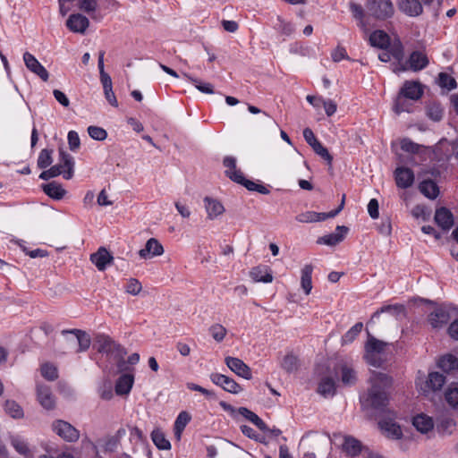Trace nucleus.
Returning <instances> with one entry per match:
<instances>
[{
  "label": "nucleus",
  "instance_id": "f257e3e1",
  "mask_svg": "<svg viewBox=\"0 0 458 458\" xmlns=\"http://www.w3.org/2000/svg\"><path fill=\"white\" fill-rule=\"evenodd\" d=\"M370 388L365 397L363 403L374 409L380 410L388 403V394L386 389L391 386V378L381 372H371L369 377Z\"/></svg>",
  "mask_w": 458,
  "mask_h": 458
},
{
  "label": "nucleus",
  "instance_id": "f03ea898",
  "mask_svg": "<svg viewBox=\"0 0 458 458\" xmlns=\"http://www.w3.org/2000/svg\"><path fill=\"white\" fill-rule=\"evenodd\" d=\"M445 383V376L438 371H429L428 374L419 371L415 379L417 391L426 397L440 393Z\"/></svg>",
  "mask_w": 458,
  "mask_h": 458
},
{
  "label": "nucleus",
  "instance_id": "7ed1b4c3",
  "mask_svg": "<svg viewBox=\"0 0 458 458\" xmlns=\"http://www.w3.org/2000/svg\"><path fill=\"white\" fill-rule=\"evenodd\" d=\"M59 157L61 163L43 171L39 174L40 179L47 181L60 174H63L64 178L66 180L72 178L74 173L73 157L62 149L59 151Z\"/></svg>",
  "mask_w": 458,
  "mask_h": 458
},
{
  "label": "nucleus",
  "instance_id": "20e7f679",
  "mask_svg": "<svg viewBox=\"0 0 458 458\" xmlns=\"http://www.w3.org/2000/svg\"><path fill=\"white\" fill-rule=\"evenodd\" d=\"M387 345L386 343L369 336L365 344L364 359L370 366L379 368L386 360Z\"/></svg>",
  "mask_w": 458,
  "mask_h": 458
},
{
  "label": "nucleus",
  "instance_id": "39448f33",
  "mask_svg": "<svg viewBox=\"0 0 458 458\" xmlns=\"http://www.w3.org/2000/svg\"><path fill=\"white\" fill-rule=\"evenodd\" d=\"M64 340L75 352H85L89 348L90 337L81 330L73 329L70 331H63Z\"/></svg>",
  "mask_w": 458,
  "mask_h": 458
},
{
  "label": "nucleus",
  "instance_id": "423d86ee",
  "mask_svg": "<svg viewBox=\"0 0 458 458\" xmlns=\"http://www.w3.org/2000/svg\"><path fill=\"white\" fill-rule=\"evenodd\" d=\"M366 9L370 16L377 20H386L394 14L391 0H366Z\"/></svg>",
  "mask_w": 458,
  "mask_h": 458
},
{
  "label": "nucleus",
  "instance_id": "0eeeda50",
  "mask_svg": "<svg viewBox=\"0 0 458 458\" xmlns=\"http://www.w3.org/2000/svg\"><path fill=\"white\" fill-rule=\"evenodd\" d=\"M52 430L66 442H75L80 437V432L69 422L56 420L51 425Z\"/></svg>",
  "mask_w": 458,
  "mask_h": 458
},
{
  "label": "nucleus",
  "instance_id": "6e6552de",
  "mask_svg": "<svg viewBox=\"0 0 458 458\" xmlns=\"http://www.w3.org/2000/svg\"><path fill=\"white\" fill-rule=\"evenodd\" d=\"M98 350L105 353H117V356L123 358L126 353L124 349L113 339L106 335H98L96 337Z\"/></svg>",
  "mask_w": 458,
  "mask_h": 458
},
{
  "label": "nucleus",
  "instance_id": "1a4fd4ad",
  "mask_svg": "<svg viewBox=\"0 0 458 458\" xmlns=\"http://www.w3.org/2000/svg\"><path fill=\"white\" fill-rule=\"evenodd\" d=\"M23 61L30 72L38 76L44 81L48 80V72L32 54L25 52L23 54Z\"/></svg>",
  "mask_w": 458,
  "mask_h": 458
},
{
  "label": "nucleus",
  "instance_id": "9d476101",
  "mask_svg": "<svg viewBox=\"0 0 458 458\" xmlns=\"http://www.w3.org/2000/svg\"><path fill=\"white\" fill-rule=\"evenodd\" d=\"M221 406L224 408V410L230 411L232 414H233L234 412H238L240 415L243 416L248 420L252 422L259 429L263 431L267 430L266 423L256 413L252 412L249 409L245 407H241L236 411L233 406L225 403H221Z\"/></svg>",
  "mask_w": 458,
  "mask_h": 458
},
{
  "label": "nucleus",
  "instance_id": "9b49d317",
  "mask_svg": "<svg viewBox=\"0 0 458 458\" xmlns=\"http://www.w3.org/2000/svg\"><path fill=\"white\" fill-rule=\"evenodd\" d=\"M210 379L215 385L221 386L224 390L229 393L238 394L242 390L239 384L225 375L213 373L210 375Z\"/></svg>",
  "mask_w": 458,
  "mask_h": 458
},
{
  "label": "nucleus",
  "instance_id": "f8f14e48",
  "mask_svg": "<svg viewBox=\"0 0 458 458\" xmlns=\"http://www.w3.org/2000/svg\"><path fill=\"white\" fill-rule=\"evenodd\" d=\"M204 208L207 212V218L215 220L222 216L225 208L221 201L211 197H205L203 199Z\"/></svg>",
  "mask_w": 458,
  "mask_h": 458
},
{
  "label": "nucleus",
  "instance_id": "ddd939ff",
  "mask_svg": "<svg viewBox=\"0 0 458 458\" xmlns=\"http://www.w3.org/2000/svg\"><path fill=\"white\" fill-rule=\"evenodd\" d=\"M225 362L226 366L237 376L245 379L251 378V371L250 367L242 360L234 357H226L225 359Z\"/></svg>",
  "mask_w": 458,
  "mask_h": 458
},
{
  "label": "nucleus",
  "instance_id": "4468645a",
  "mask_svg": "<svg viewBox=\"0 0 458 458\" xmlns=\"http://www.w3.org/2000/svg\"><path fill=\"white\" fill-rule=\"evenodd\" d=\"M66 26L72 32L84 34L89 26V21L86 16L75 13L69 16Z\"/></svg>",
  "mask_w": 458,
  "mask_h": 458
},
{
  "label": "nucleus",
  "instance_id": "2eb2a0df",
  "mask_svg": "<svg viewBox=\"0 0 458 458\" xmlns=\"http://www.w3.org/2000/svg\"><path fill=\"white\" fill-rule=\"evenodd\" d=\"M399 94L403 97H406L409 100H418L423 94V89L420 82L407 81L403 83L401 88Z\"/></svg>",
  "mask_w": 458,
  "mask_h": 458
},
{
  "label": "nucleus",
  "instance_id": "dca6fc26",
  "mask_svg": "<svg viewBox=\"0 0 458 458\" xmlns=\"http://www.w3.org/2000/svg\"><path fill=\"white\" fill-rule=\"evenodd\" d=\"M164 253L162 244L155 238L147 241L145 247L139 251L140 258L144 259H152Z\"/></svg>",
  "mask_w": 458,
  "mask_h": 458
},
{
  "label": "nucleus",
  "instance_id": "f3484780",
  "mask_svg": "<svg viewBox=\"0 0 458 458\" xmlns=\"http://www.w3.org/2000/svg\"><path fill=\"white\" fill-rule=\"evenodd\" d=\"M113 256L106 248H99L97 252L90 255L91 262L99 271H104L112 263Z\"/></svg>",
  "mask_w": 458,
  "mask_h": 458
},
{
  "label": "nucleus",
  "instance_id": "a211bd4d",
  "mask_svg": "<svg viewBox=\"0 0 458 458\" xmlns=\"http://www.w3.org/2000/svg\"><path fill=\"white\" fill-rule=\"evenodd\" d=\"M398 9L404 14L416 17L422 13L423 7L418 0H397Z\"/></svg>",
  "mask_w": 458,
  "mask_h": 458
},
{
  "label": "nucleus",
  "instance_id": "6ab92c4d",
  "mask_svg": "<svg viewBox=\"0 0 458 458\" xmlns=\"http://www.w3.org/2000/svg\"><path fill=\"white\" fill-rule=\"evenodd\" d=\"M394 177L396 185L403 189L411 187L414 182V174L412 170L407 167L396 168Z\"/></svg>",
  "mask_w": 458,
  "mask_h": 458
},
{
  "label": "nucleus",
  "instance_id": "aec40b11",
  "mask_svg": "<svg viewBox=\"0 0 458 458\" xmlns=\"http://www.w3.org/2000/svg\"><path fill=\"white\" fill-rule=\"evenodd\" d=\"M412 425L421 434H428L434 428L433 419L424 413H420L412 418Z\"/></svg>",
  "mask_w": 458,
  "mask_h": 458
},
{
  "label": "nucleus",
  "instance_id": "412c9836",
  "mask_svg": "<svg viewBox=\"0 0 458 458\" xmlns=\"http://www.w3.org/2000/svg\"><path fill=\"white\" fill-rule=\"evenodd\" d=\"M347 232L348 228L346 226L338 225L336 226L335 233L319 238L318 242L328 246L336 245L344 239Z\"/></svg>",
  "mask_w": 458,
  "mask_h": 458
},
{
  "label": "nucleus",
  "instance_id": "4be33fe9",
  "mask_svg": "<svg viewBox=\"0 0 458 458\" xmlns=\"http://www.w3.org/2000/svg\"><path fill=\"white\" fill-rule=\"evenodd\" d=\"M435 222L443 230H449L454 225L453 214L446 208H439L436 210Z\"/></svg>",
  "mask_w": 458,
  "mask_h": 458
},
{
  "label": "nucleus",
  "instance_id": "5701e85b",
  "mask_svg": "<svg viewBox=\"0 0 458 458\" xmlns=\"http://www.w3.org/2000/svg\"><path fill=\"white\" fill-rule=\"evenodd\" d=\"M339 375L343 385L351 386L357 381V373L352 365L343 362L339 365Z\"/></svg>",
  "mask_w": 458,
  "mask_h": 458
},
{
  "label": "nucleus",
  "instance_id": "b1692460",
  "mask_svg": "<svg viewBox=\"0 0 458 458\" xmlns=\"http://www.w3.org/2000/svg\"><path fill=\"white\" fill-rule=\"evenodd\" d=\"M37 394L39 403L45 409L51 410L55 407V398L49 386L45 385H38Z\"/></svg>",
  "mask_w": 458,
  "mask_h": 458
},
{
  "label": "nucleus",
  "instance_id": "393cba45",
  "mask_svg": "<svg viewBox=\"0 0 458 458\" xmlns=\"http://www.w3.org/2000/svg\"><path fill=\"white\" fill-rule=\"evenodd\" d=\"M450 319V315L447 310L438 308L432 311L428 316V322L434 328L443 327Z\"/></svg>",
  "mask_w": 458,
  "mask_h": 458
},
{
  "label": "nucleus",
  "instance_id": "a878e982",
  "mask_svg": "<svg viewBox=\"0 0 458 458\" xmlns=\"http://www.w3.org/2000/svg\"><path fill=\"white\" fill-rule=\"evenodd\" d=\"M225 174L233 182H241L244 181L242 173L236 167V159L233 157H225L224 159Z\"/></svg>",
  "mask_w": 458,
  "mask_h": 458
},
{
  "label": "nucleus",
  "instance_id": "bb28decb",
  "mask_svg": "<svg viewBox=\"0 0 458 458\" xmlns=\"http://www.w3.org/2000/svg\"><path fill=\"white\" fill-rule=\"evenodd\" d=\"M134 376L131 373L121 375L115 384V393L118 395L128 394L133 386Z\"/></svg>",
  "mask_w": 458,
  "mask_h": 458
},
{
  "label": "nucleus",
  "instance_id": "cd10ccee",
  "mask_svg": "<svg viewBox=\"0 0 458 458\" xmlns=\"http://www.w3.org/2000/svg\"><path fill=\"white\" fill-rule=\"evenodd\" d=\"M382 432L393 439H399L403 436L401 427L392 420H384L379 422Z\"/></svg>",
  "mask_w": 458,
  "mask_h": 458
},
{
  "label": "nucleus",
  "instance_id": "c85d7f7f",
  "mask_svg": "<svg viewBox=\"0 0 458 458\" xmlns=\"http://www.w3.org/2000/svg\"><path fill=\"white\" fill-rule=\"evenodd\" d=\"M336 391L335 381L331 376H324L321 377L318 386V393L324 397L334 396Z\"/></svg>",
  "mask_w": 458,
  "mask_h": 458
},
{
  "label": "nucleus",
  "instance_id": "c756f323",
  "mask_svg": "<svg viewBox=\"0 0 458 458\" xmlns=\"http://www.w3.org/2000/svg\"><path fill=\"white\" fill-rule=\"evenodd\" d=\"M273 28L281 37H284V39L291 37L295 30L294 25L292 22L285 21L281 16L276 17V21L274 22Z\"/></svg>",
  "mask_w": 458,
  "mask_h": 458
},
{
  "label": "nucleus",
  "instance_id": "7c9ffc66",
  "mask_svg": "<svg viewBox=\"0 0 458 458\" xmlns=\"http://www.w3.org/2000/svg\"><path fill=\"white\" fill-rule=\"evenodd\" d=\"M408 63L409 69L416 72L424 69L428 64V59L422 52L415 51L411 54Z\"/></svg>",
  "mask_w": 458,
  "mask_h": 458
},
{
  "label": "nucleus",
  "instance_id": "2f4dec72",
  "mask_svg": "<svg viewBox=\"0 0 458 458\" xmlns=\"http://www.w3.org/2000/svg\"><path fill=\"white\" fill-rule=\"evenodd\" d=\"M42 189L48 197L56 200L62 199L66 194V191L63 186L55 182L43 184Z\"/></svg>",
  "mask_w": 458,
  "mask_h": 458
},
{
  "label": "nucleus",
  "instance_id": "473e14b6",
  "mask_svg": "<svg viewBox=\"0 0 458 458\" xmlns=\"http://www.w3.org/2000/svg\"><path fill=\"white\" fill-rule=\"evenodd\" d=\"M369 43L372 47L386 48L390 44L389 36L383 30H375L369 35Z\"/></svg>",
  "mask_w": 458,
  "mask_h": 458
},
{
  "label": "nucleus",
  "instance_id": "72a5a7b5",
  "mask_svg": "<svg viewBox=\"0 0 458 458\" xmlns=\"http://www.w3.org/2000/svg\"><path fill=\"white\" fill-rule=\"evenodd\" d=\"M11 445L17 453L24 458H34V454L29 446V444L19 437H14L11 439Z\"/></svg>",
  "mask_w": 458,
  "mask_h": 458
},
{
  "label": "nucleus",
  "instance_id": "f704fd0d",
  "mask_svg": "<svg viewBox=\"0 0 458 458\" xmlns=\"http://www.w3.org/2000/svg\"><path fill=\"white\" fill-rule=\"evenodd\" d=\"M250 276L255 282L271 283L273 276L267 267H256L250 272Z\"/></svg>",
  "mask_w": 458,
  "mask_h": 458
},
{
  "label": "nucleus",
  "instance_id": "c9c22d12",
  "mask_svg": "<svg viewBox=\"0 0 458 458\" xmlns=\"http://www.w3.org/2000/svg\"><path fill=\"white\" fill-rule=\"evenodd\" d=\"M100 81L103 86L106 99L111 106L117 107L118 101H117L116 97L113 91V84H112L111 77L104 76L103 78H100Z\"/></svg>",
  "mask_w": 458,
  "mask_h": 458
},
{
  "label": "nucleus",
  "instance_id": "e433bc0d",
  "mask_svg": "<svg viewBox=\"0 0 458 458\" xmlns=\"http://www.w3.org/2000/svg\"><path fill=\"white\" fill-rule=\"evenodd\" d=\"M301 285L304 293L309 295L312 290L311 276L313 267L310 264L305 265L301 268Z\"/></svg>",
  "mask_w": 458,
  "mask_h": 458
},
{
  "label": "nucleus",
  "instance_id": "4c0bfd02",
  "mask_svg": "<svg viewBox=\"0 0 458 458\" xmlns=\"http://www.w3.org/2000/svg\"><path fill=\"white\" fill-rule=\"evenodd\" d=\"M437 367L445 373H450L458 369V360L452 354L444 355L438 360Z\"/></svg>",
  "mask_w": 458,
  "mask_h": 458
},
{
  "label": "nucleus",
  "instance_id": "58836bf2",
  "mask_svg": "<svg viewBox=\"0 0 458 458\" xmlns=\"http://www.w3.org/2000/svg\"><path fill=\"white\" fill-rule=\"evenodd\" d=\"M420 191L430 199H436L439 194V189L432 180H424L419 185Z\"/></svg>",
  "mask_w": 458,
  "mask_h": 458
},
{
  "label": "nucleus",
  "instance_id": "ea45409f",
  "mask_svg": "<svg viewBox=\"0 0 458 458\" xmlns=\"http://www.w3.org/2000/svg\"><path fill=\"white\" fill-rule=\"evenodd\" d=\"M295 219L300 223H314L327 219L326 213L306 211L296 216Z\"/></svg>",
  "mask_w": 458,
  "mask_h": 458
},
{
  "label": "nucleus",
  "instance_id": "a19ab883",
  "mask_svg": "<svg viewBox=\"0 0 458 458\" xmlns=\"http://www.w3.org/2000/svg\"><path fill=\"white\" fill-rule=\"evenodd\" d=\"M190 420L191 416L186 411H181L177 416L174 422V436L178 440L181 439L182 433Z\"/></svg>",
  "mask_w": 458,
  "mask_h": 458
},
{
  "label": "nucleus",
  "instance_id": "79ce46f5",
  "mask_svg": "<svg viewBox=\"0 0 458 458\" xmlns=\"http://www.w3.org/2000/svg\"><path fill=\"white\" fill-rule=\"evenodd\" d=\"M151 439L158 449L169 450L171 448L170 442L165 438L164 432L159 428H156L151 432Z\"/></svg>",
  "mask_w": 458,
  "mask_h": 458
},
{
  "label": "nucleus",
  "instance_id": "37998d69",
  "mask_svg": "<svg viewBox=\"0 0 458 458\" xmlns=\"http://www.w3.org/2000/svg\"><path fill=\"white\" fill-rule=\"evenodd\" d=\"M445 399L453 408L458 410V384L453 383L445 391Z\"/></svg>",
  "mask_w": 458,
  "mask_h": 458
},
{
  "label": "nucleus",
  "instance_id": "c03bdc74",
  "mask_svg": "<svg viewBox=\"0 0 458 458\" xmlns=\"http://www.w3.org/2000/svg\"><path fill=\"white\" fill-rule=\"evenodd\" d=\"M182 75L191 82L192 83L195 88L205 94H213L214 93V87L209 82H202L199 79L191 76L188 73L183 72Z\"/></svg>",
  "mask_w": 458,
  "mask_h": 458
},
{
  "label": "nucleus",
  "instance_id": "a18cd8bd",
  "mask_svg": "<svg viewBox=\"0 0 458 458\" xmlns=\"http://www.w3.org/2000/svg\"><path fill=\"white\" fill-rule=\"evenodd\" d=\"M350 11L352 13V16L359 21L358 25L360 27L361 30L364 31H367L368 29L366 27V24L364 22V10L362 6L359 4L351 2L349 4Z\"/></svg>",
  "mask_w": 458,
  "mask_h": 458
},
{
  "label": "nucleus",
  "instance_id": "49530a36",
  "mask_svg": "<svg viewBox=\"0 0 458 458\" xmlns=\"http://www.w3.org/2000/svg\"><path fill=\"white\" fill-rule=\"evenodd\" d=\"M5 412L13 419H21L24 416L22 408L13 400H7L4 403Z\"/></svg>",
  "mask_w": 458,
  "mask_h": 458
},
{
  "label": "nucleus",
  "instance_id": "de8ad7c7",
  "mask_svg": "<svg viewBox=\"0 0 458 458\" xmlns=\"http://www.w3.org/2000/svg\"><path fill=\"white\" fill-rule=\"evenodd\" d=\"M343 449L350 455L354 456L360 451V442L351 437H345L343 444Z\"/></svg>",
  "mask_w": 458,
  "mask_h": 458
},
{
  "label": "nucleus",
  "instance_id": "09e8293b",
  "mask_svg": "<svg viewBox=\"0 0 458 458\" xmlns=\"http://www.w3.org/2000/svg\"><path fill=\"white\" fill-rule=\"evenodd\" d=\"M52 150L44 148L40 151L38 157V166L45 169L52 164Z\"/></svg>",
  "mask_w": 458,
  "mask_h": 458
},
{
  "label": "nucleus",
  "instance_id": "8fccbe9b",
  "mask_svg": "<svg viewBox=\"0 0 458 458\" xmlns=\"http://www.w3.org/2000/svg\"><path fill=\"white\" fill-rule=\"evenodd\" d=\"M88 133L91 139L98 141L105 140L107 137V132L104 128L94 125L88 127Z\"/></svg>",
  "mask_w": 458,
  "mask_h": 458
},
{
  "label": "nucleus",
  "instance_id": "3c124183",
  "mask_svg": "<svg viewBox=\"0 0 458 458\" xmlns=\"http://www.w3.org/2000/svg\"><path fill=\"white\" fill-rule=\"evenodd\" d=\"M41 375L47 380L53 381L57 378V369L51 363H45L41 366Z\"/></svg>",
  "mask_w": 458,
  "mask_h": 458
},
{
  "label": "nucleus",
  "instance_id": "603ef678",
  "mask_svg": "<svg viewBox=\"0 0 458 458\" xmlns=\"http://www.w3.org/2000/svg\"><path fill=\"white\" fill-rule=\"evenodd\" d=\"M407 99L408 98L406 97H403L402 95L398 94L394 104V111L396 114L411 111Z\"/></svg>",
  "mask_w": 458,
  "mask_h": 458
},
{
  "label": "nucleus",
  "instance_id": "864d4df0",
  "mask_svg": "<svg viewBox=\"0 0 458 458\" xmlns=\"http://www.w3.org/2000/svg\"><path fill=\"white\" fill-rule=\"evenodd\" d=\"M427 114L431 120L438 122L443 116V109L439 104L433 103L428 106Z\"/></svg>",
  "mask_w": 458,
  "mask_h": 458
},
{
  "label": "nucleus",
  "instance_id": "5fc2aeb1",
  "mask_svg": "<svg viewBox=\"0 0 458 458\" xmlns=\"http://www.w3.org/2000/svg\"><path fill=\"white\" fill-rule=\"evenodd\" d=\"M209 332L216 342H222L226 335V329L220 324H215L210 327Z\"/></svg>",
  "mask_w": 458,
  "mask_h": 458
},
{
  "label": "nucleus",
  "instance_id": "6e6d98bb",
  "mask_svg": "<svg viewBox=\"0 0 458 458\" xmlns=\"http://www.w3.org/2000/svg\"><path fill=\"white\" fill-rule=\"evenodd\" d=\"M298 360L296 356L293 354H287L284 356L282 361V368L288 372H292L297 369Z\"/></svg>",
  "mask_w": 458,
  "mask_h": 458
},
{
  "label": "nucleus",
  "instance_id": "4d7b16f0",
  "mask_svg": "<svg viewBox=\"0 0 458 458\" xmlns=\"http://www.w3.org/2000/svg\"><path fill=\"white\" fill-rule=\"evenodd\" d=\"M141 289V284L135 278H130L125 286V292L131 295H138Z\"/></svg>",
  "mask_w": 458,
  "mask_h": 458
},
{
  "label": "nucleus",
  "instance_id": "13d9d810",
  "mask_svg": "<svg viewBox=\"0 0 458 458\" xmlns=\"http://www.w3.org/2000/svg\"><path fill=\"white\" fill-rule=\"evenodd\" d=\"M438 83L440 87L447 89H453L456 87V82L453 77L446 73H440L438 76Z\"/></svg>",
  "mask_w": 458,
  "mask_h": 458
},
{
  "label": "nucleus",
  "instance_id": "bf43d9fd",
  "mask_svg": "<svg viewBox=\"0 0 458 458\" xmlns=\"http://www.w3.org/2000/svg\"><path fill=\"white\" fill-rule=\"evenodd\" d=\"M69 148L75 152L80 148L81 140L79 134L75 131H70L67 135Z\"/></svg>",
  "mask_w": 458,
  "mask_h": 458
},
{
  "label": "nucleus",
  "instance_id": "052dcab7",
  "mask_svg": "<svg viewBox=\"0 0 458 458\" xmlns=\"http://www.w3.org/2000/svg\"><path fill=\"white\" fill-rule=\"evenodd\" d=\"M98 0H81L79 7L88 14H91L98 9Z\"/></svg>",
  "mask_w": 458,
  "mask_h": 458
},
{
  "label": "nucleus",
  "instance_id": "680f3d73",
  "mask_svg": "<svg viewBox=\"0 0 458 458\" xmlns=\"http://www.w3.org/2000/svg\"><path fill=\"white\" fill-rule=\"evenodd\" d=\"M313 150L320 156L322 158L327 161L328 164H331L333 157L329 154L328 150L318 141L314 146L311 147Z\"/></svg>",
  "mask_w": 458,
  "mask_h": 458
},
{
  "label": "nucleus",
  "instance_id": "e2e57ef3",
  "mask_svg": "<svg viewBox=\"0 0 458 458\" xmlns=\"http://www.w3.org/2000/svg\"><path fill=\"white\" fill-rule=\"evenodd\" d=\"M403 312V305H386L380 309V310L377 311L374 314V317H377L379 315V313H391L393 315H398L400 313Z\"/></svg>",
  "mask_w": 458,
  "mask_h": 458
},
{
  "label": "nucleus",
  "instance_id": "0e129e2a",
  "mask_svg": "<svg viewBox=\"0 0 458 458\" xmlns=\"http://www.w3.org/2000/svg\"><path fill=\"white\" fill-rule=\"evenodd\" d=\"M401 148L406 152L416 153V152H418L420 146L418 144L412 142L409 139H403L401 141Z\"/></svg>",
  "mask_w": 458,
  "mask_h": 458
},
{
  "label": "nucleus",
  "instance_id": "69168bd1",
  "mask_svg": "<svg viewBox=\"0 0 458 458\" xmlns=\"http://www.w3.org/2000/svg\"><path fill=\"white\" fill-rule=\"evenodd\" d=\"M411 215L415 218H421L422 220H427L428 218V214L426 212V209L423 206L417 205L411 209Z\"/></svg>",
  "mask_w": 458,
  "mask_h": 458
},
{
  "label": "nucleus",
  "instance_id": "338daca9",
  "mask_svg": "<svg viewBox=\"0 0 458 458\" xmlns=\"http://www.w3.org/2000/svg\"><path fill=\"white\" fill-rule=\"evenodd\" d=\"M368 212L373 219H376L378 217V216H379L378 202L376 199H371L369 200V202L368 204Z\"/></svg>",
  "mask_w": 458,
  "mask_h": 458
},
{
  "label": "nucleus",
  "instance_id": "774afa93",
  "mask_svg": "<svg viewBox=\"0 0 458 458\" xmlns=\"http://www.w3.org/2000/svg\"><path fill=\"white\" fill-rule=\"evenodd\" d=\"M334 62H340L341 60L347 59L348 55L346 50L342 47H337L331 54Z\"/></svg>",
  "mask_w": 458,
  "mask_h": 458
}]
</instances>
